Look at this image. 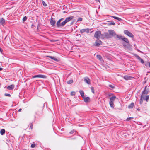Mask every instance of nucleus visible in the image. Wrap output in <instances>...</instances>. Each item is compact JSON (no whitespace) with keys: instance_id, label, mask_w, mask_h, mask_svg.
<instances>
[{"instance_id":"f257e3e1","label":"nucleus","mask_w":150,"mask_h":150,"mask_svg":"<svg viewBox=\"0 0 150 150\" xmlns=\"http://www.w3.org/2000/svg\"><path fill=\"white\" fill-rule=\"evenodd\" d=\"M103 35L101 34V32L100 30L96 31L94 34V37L97 39H103Z\"/></svg>"},{"instance_id":"f03ea898","label":"nucleus","mask_w":150,"mask_h":150,"mask_svg":"<svg viewBox=\"0 0 150 150\" xmlns=\"http://www.w3.org/2000/svg\"><path fill=\"white\" fill-rule=\"evenodd\" d=\"M74 18L73 16H70L67 17L65 20L61 23V27L64 26L66 23L70 21L72 19Z\"/></svg>"},{"instance_id":"7ed1b4c3","label":"nucleus","mask_w":150,"mask_h":150,"mask_svg":"<svg viewBox=\"0 0 150 150\" xmlns=\"http://www.w3.org/2000/svg\"><path fill=\"white\" fill-rule=\"evenodd\" d=\"M116 98V96L114 95L112 96L110 98L109 104L110 107L112 108H114V102Z\"/></svg>"},{"instance_id":"20e7f679","label":"nucleus","mask_w":150,"mask_h":150,"mask_svg":"<svg viewBox=\"0 0 150 150\" xmlns=\"http://www.w3.org/2000/svg\"><path fill=\"white\" fill-rule=\"evenodd\" d=\"M47 76L45 75H42V74H38V85H44L43 81L42 80H40L38 79V78H42L43 79L46 78H47Z\"/></svg>"},{"instance_id":"39448f33","label":"nucleus","mask_w":150,"mask_h":150,"mask_svg":"<svg viewBox=\"0 0 150 150\" xmlns=\"http://www.w3.org/2000/svg\"><path fill=\"white\" fill-rule=\"evenodd\" d=\"M117 37L119 40H121L123 42H126L127 43H129V41L127 38L125 37L124 36L122 35H117Z\"/></svg>"},{"instance_id":"423d86ee","label":"nucleus","mask_w":150,"mask_h":150,"mask_svg":"<svg viewBox=\"0 0 150 150\" xmlns=\"http://www.w3.org/2000/svg\"><path fill=\"white\" fill-rule=\"evenodd\" d=\"M124 33L127 35L128 36L130 37L132 39L134 38V36L129 31L127 30H125L124 31Z\"/></svg>"},{"instance_id":"0eeeda50","label":"nucleus","mask_w":150,"mask_h":150,"mask_svg":"<svg viewBox=\"0 0 150 150\" xmlns=\"http://www.w3.org/2000/svg\"><path fill=\"white\" fill-rule=\"evenodd\" d=\"M122 44L125 49L130 50L131 49L132 46L129 43L126 42H122Z\"/></svg>"},{"instance_id":"6e6552de","label":"nucleus","mask_w":150,"mask_h":150,"mask_svg":"<svg viewBox=\"0 0 150 150\" xmlns=\"http://www.w3.org/2000/svg\"><path fill=\"white\" fill-rule=\"evenodd\" d=\"M108 31L110 34V36L111 38L115 35L117 36V35H116L115 32L114 30H109Z\"/></svg>"},{"instance_id":"1a4fd4ad","label":"nucleus","mask_w":150,"mask_h":150,"mask_svg":"<svg viewBox=\"0 0 150 150\" xmlns=\"http://www.w3.org/2000/svg\"><path fill=\"white\" fill-rule=\"evenodd\" d=\"M50 22L52 27H54L55 25L56 21L55 19L52 17L51 18Z\"/></svg>"},{"instance_id":"9d476101","label":"nucleus","mask_w":150,"mask_h":150,"mask_svg":"<svg viewBox=\"0 0 150 150\" xmlns=\"http://www.w3.org/2000/svg\"><path fill=\"white\" fill-rule=\"evenodd\" d=\"M102 42L99 39H97L95 41V46L99 47L100 45L102 44Z\"/></svg>"},{"instance_id":"9b49d317","label":"nucleus","mask_w":150,"mask_h":150,"mask_svg":"<svg viewBox=\"0 0 150 150\" xmlns=\"http://www.w3.org/2000/svg\"><path fill=\"white\" fill-rule=\"evenodd\" d=\"M111 37L110 36V34L109 33L107 32H105L104 33V35H103V38H106V39H109L111 38Z\"/></svg>"},{"instance_id":"f8f14e48","label":"nucleus","mask_w":150,"mask_h":150,"mask_svg":"<svg viewBox=\"0 0 150 150\" xmlns=\"http://www.w3.org/2000/svg\"><path fill=\"white\" fill-rule=\"evenodd\" d=\"M84 81L87 84L89 85L91 84L90 79L88 77H85L84 78Z\"/></svg>"},{"instance_id":"ddd939ff","label":"nucleus","mask_w":150,"mask_h":150,"mask_svg":"<svg viewBox=\"0 0 150 150\" xmlns=\"http://www.w3.org/2000/svg\"><path fill=\"white\" fill-rule=\"evenodd\" d=\"M123 78L126 80H131L132 79L134 78L133 77L128 75H125L124 76Z\"/></svg>"},{"instance_id":"4468645a","label":"nucleus","mask_w":150,"mask_h":150,"mask_svg":"<svg viewBox=\"0 0 150 150\" xmlns=\"http://www.w3.org/2000/svg\"><path fill=\"white\" fill-rule=\"evenodd\" d=\"M146 86L145 87L144 90L142 92V94H148L149 91V89L148 88L146 89Z\"/></svg>"},{"instance_id":"2eb2a0df","label":"nucleus","mask_w":150,"mask_h":150,"mask_svg":"<svg viewBox=\"0 0 150 150\" xmlns=\"http://www.w3.org/2000/svg\"><path fill=\"white\" fill-rule=\"evenodd\" d=\"M135 56L137 59L140 61L143 64L144 63V60L139 56L137 54H135Z\"/></svg>"},{"instance_id":"dca6fc26","label":"nucleus","mask_w":150,"mask_h":150,"mask_svg":"<svg viewBox=\"0 0 150 150\" xmlns=\"http://www.w3.org/2000/svg\"><path fill=\"white\" fill-rule=\"evenodd\" d=\"M81 33H82L85 32H86L87 33L89 32V29L88 28L82 29L80 30Z\"/></svg>"},{"instance_id":"f3484780","label":"nucleus","mask_w":150,"mask_h":150,"mask_svg":"<svg viewBox=\"0 0 150 150\" xmlns=\"http://www.w3.org/2000/svg\"><path fill=\"white\" fill-rule=\"evenodd\" d=\"M15 85L14 84H12L11 85L8 86L7 89L9 90H12L14 89Z\"/></svg>"},{"instance_id":"a211bd4d","label":"nucleus","mask_w":150,"mask_h":150,"mask_svg":"<svg viewBox=\"0 0 150 150\" xmlns=\"http://www.w3.org/2000/svg\"><path fill=\"white\" fill-rule=\"evenodd\" d=\"M5 21L4 19L2 18L0 19V24L4 26L5 24Z\"/></svg>"},{"instance_id":"6ab92c4d","label":"nucleus","mask_w":150,"mask_h":150,"mask_svg":"<svg viewBox=\"0 0 150 150\" xmlns=\"http://www.w3.org/2000/svg\"><path fill=\"white\" fill-rule=\"evenodd\" d=\"M61 21L59 20L57 22L56 26L58 28L61 27Z\"/></svg>"},{"instance_id":"aec40b11","label":"nucleus","mask_w":150,"mask_h":150,"mask_svg":"<svg viewBox=\"0 0 150 150\" xmlns=\"http://www.w3.org/2000/svg\"><path fill=\"white\" fill-rule=\"evenodd\" d=\"M84 100V101L85 102H89L90 101V98L89 97H87L86 98L84 97L83 98Z\"/></svg>"},{"instance_id":"412c9836","label":"nucleus","mask_w":150,"mask_h":150,"mask_svg":"<svg viewBox=\"0 0 150 150\" xmlns=\"http://www.w3.org/2000/svg\"><path fill=\"white\" fill-rule=\"evenodd\" d=\"M134 105V103H132L130 105L128 106V108L129 109H132Z\"/></svg>"},{"instance_id":"4be33fe9","label":"nucleus","mask_w":150,"mask_h":150,"mask_svg":"<svg viewBox=\"0 0 150 150\" xmlns=\"http://www.w3.org/2000/svg\"><path fill=\"white\" fill-rule=\"evenodd\" d=\"M96 57L100 61H102L103 60V59L100 55H96Z\"/></svg>"},{"instance_id":"5701e85b","label":"nucleus","mask_w":150,"mask_h":150,"mask_svg":"<svg viewBox=\"0 0 150 150\" xmlns=\"http://www.w3.org/2000/svg\"><path fill=\"white\" fill-rule=\"evenodd\" d=\"M80 93V94L81 95V96L82 97V98H84V92L82 91H79Z\"/></svg>"},{"instance_id":"b1692460","label":"nucleus","mask_w":150,"mask_h":150,"mask_svg":"<svg viewBox=\"0 0 150 150\" xmlns=\"http://www.w3.org/2000/svg\"><path fill=\"white\" fill-rule=\"evenodd\" d=\"M5 132V130L4 129H2L1 130L0 134L1 135H3Z\"/></svg>"},{"instance_id":"393cba45","label":"nucleus","mask_w":150,"mask_h":150,"mask_svg":"<svg viewBox=\"0 0 150 150\" xmlns=\"http://www.w3.org/2000/svg\"><path fill=\"white\" fill-rule=\"evenodd\" d=\"M73 80L72 79H71V80L68 81H67V83L68 84H71L72 83H73Z\"/></svg>"},{"instance_id":"a878e982","label":"nucleus","mask_w":150,"mask_h":150,"mask_svg":"<svg viewBox=\"0 0 150 150\" xmlns=\"http://www.w3.org/2000/svg\"><path fill=\"white\" fill-rule=\"evenodd\" d=\"M149 95H146V96L145 98L144 99V100L147 102H148L149 101Z\"/></svg>"},{"instance_id":"bb28decb","label":"nucleus","mask_w":150,"mask_h":150,"mask_svg":"<svg viewBox=\"0 0 150 150\" xmlns=\"http://www.w3.org/2000/svg\"><path fill=\"white\" fill-rule=\"evenodd\" d=\"M108 24L110 25H115V23L113 21H111V22L108 23Z\"/></svg>"},{"instance_id":"cd10ccee","label":"nucleus","mask_w":150,"mask_h":150,"mask_svg":"<svg viewBox=\"0 0 150 150\" xmlns=\"http://www.w3.org/2000/svg\"><path fill=\"white\" fill-rule=\"evenodd\" d=\"M108 86L110 87L111 88V89H114L115 88L114 85L109 84Z\"/></svg>"},{"instance_id":"c85d7f7f","label":"nucleus","mask_w":150,"mask_h":150,"mask_svg":"<svg viewBox=\"0 0 150 150\" xmlns=\"http://www.w3.org/2000/svg\"><path fill=\"white\" fill-rule=\"evenodd\" d=\"M42 3L44 6H47V4L43 0H42Z\"/></svg>"},{"instance_id":"c756f323","label":"nucleus","mask_w":150,"mask_h":150,"mask_svg":"<svg viewBox=\"0 0 150 150\" xmlns=\"http://www.w3.org/2000/svg\"><path fill=\"white\" fill-rule=\"evenodd\" d=\"M144 94H142H142L140 98H142V99L144 100L145 99V96Z\"/></svg>"},{"instance_id":"7c9ffc66","label":"nucleus","mask_w":150,"mask_h":150,"mask_svg":"<svg viewBox=\"0 0 150 150\" xmlns=\"http://www.w3.org/2000/svg\"><path fill=\"white\" fill-rule=\"evenodd\" d=\"M143 100L142 98H140L139 100V103L140 104H142V103Z\"/></svg>"},{"instance_id":"2f4dec72","label":"nucleus","mask_w":150,"mask_h":150,"mask_svg":"<svg viewBox=\"0 0 150 150\" xmlns=\"http://www.w3.org/2000/svg\"><path fill=\"white\" fill-rule=\"evenodd\" d=\"M91 89L92 93L93 94H94L95 92L94 91V88L93 87H91Z\"/></svg>"},{"instance_id":"473e14b6","label":"nucleus","mask_w":150,"mask_h":150,"mask_svg":"<svg viewBox=\"0 0 150 150\" xmlns=\"http://www.w3.org/2000/svg\"><path fill=\"white\" fill-rule=\"evenodd\" d=\"M52 59H53V60H54L56 61H57V62H58L59 61V60L58 59L54 57H53V58H52Z\"/></svg>"},{"instance_id":"72a5a7b5","label":"nucleus","mask_w":150,"mask_h":150,"mask_svg":"<svg viewBox=\"0 0 150 150\" xmlns=\"http://www.w3.org/2000/svg\"><path fill=\"white\" fill-rule=\"evenodd\" d=\"M82 20V18H81V17H79L77 20V22H78V21H81Z\"/></svg>"},{"instance_id":"f704fd0d","label":"nucleus","mask_w":150,"mask_h":150,"mask_svg":"<svg viewBox=\"0 0 150 150\" xmlns=\"http://www.w3.org/2000/svg\"><path fill=\"white\" fill-rule=\"evenodd\" d=\"M75 94H76V93L74 91H72V92H71V96L75 95Z\"/></svg>"},{"instance_id":"c9c22d12","label":"nucleus","mask_w":150,"mask_h":150,"mask_svg":"<svg viewBox=\"0 0 150 150\" xmlns=\"http://www.w3.org/2000/svg\"><path fill=\"white\" fill-rule=\"evenodd\" d=\"M27 19V18L26 16H25L23 18V21H26Z\"/></svg>"},{"instance_id":"e433bc0d","label":"nucleus","mask_w":150,"mask_h":150,"mask_svg":"<svg viewBox=\"0 0 150 150\" xmlns=\"http://www.w3.org/2000/svg\"><path fill=\"white\" fill-rule=\"evenodd\" d=\"M76 131L74 130H73L70 132V134H73L75 132H76Z\"/></svg>"},{"instance_id":"4c0bfd02","label":"nucleus","mask_w":150,"mask_h":150,"mask_svg":"<svg viewBox=\"0 0 150 150\" xmlns=\"http://www.w3.org/2000/svg\"><path fill=\"white\" fill-rule=\"evenodd\" d=\"M35 146V144H33L31 145V147L32 148H34Z\"/></svg>"},{"instance_id":"58836bf2","label":"nucleus","mask_w":150,"mask_h":150,"mask_svg":"<svg viewBox=\"0 0 150 150\" xmlns=\"http://www.w3.org/2000/svg\"><path fill=\"white\" fill-rule=\"evenodd\" d=\"M46 57H49V58H50L51 59H52V58L53 57V56H46Z\"/></svg>"},{"instance_id":"ea45409f","label":"nucleus","mask_w":150,"mask_h":150,"mask_svg":"<svg viewBox=\"0 0 150 150\" xmlns=\"http://www.w3.org/2000/svg\"><path fill=\"white\" fill-rule=\"evenodd\" d=\"M117 20H118L119 21H122V19L121 18H120L119 17H117V18L116 19Z\"/></svg>"},{"instance_id":"a19ab883","label":"nucleus","mask_w":150,"mask_h":150,"mask_svg":"<svg viewBox=\"0 0 150 150\" xmlns=\"http://www.w3.org/2000/svg\"><path fill=\"white\" fill-rule=\"evenodd\" d=\"M30 127L31 129H32L33 127V125L32 123H31L30 124Z\"/></svg>"},{"instance_id":"79ce46f5","label":"nucleus","mask_w":150,"mask_h":150,"mask_svg":"<svg viewBox=\"0 0 150 150\" xmlns=\"http://www.w3.org/2000/svg\"><path fill=\"white\" fill-rule=\"evenodd\" d=\"M149 62H146L145 63V65L146 66H147V65H149Z\"/></svg>"},{"instance_id":"37998d69","label":"nucleus","mask_w":150,"mask_h":150,"mask_svg":"<svg viewBox=\"0 0 150 150\" xmlns=\"http://www.w3.org/2000/svg\"><path fill=\"white\" fill-rule=\"evenodd\" d=\"M5 95L6 96H8L9 97L11 96V95L9 94H7V93H5Z\"/></svg>"},{"instance_id":"c03bdc74","label":"nucleus","mask_w":150,"mask_h":150,"mask_svg":"<svg viewBox=\"0 0 150 150\" xmlns=\"http://www.w3.org/2000/svg\"><path fill=\"white\" fill-rule=\"evenodd\" d=\"M132 118H133V117H129L127 118L126 120L127 121H129L130 119H132Z\"/></svg>"},{"instance_id":"a18cd8bd","label":"nucleus","mask_w":150,"mask_h":150,"mask_svg":"<svg viewBox=\"0 0 150 150\" xmlns=\"http://www.w3.org/2000/svg\"><path fill=\"white\" fill-rule=\"evenodd\" d=\"M112 17L114 19H116L117 18V17L115 16H112Z\"/></svg>"},{"instance_id":"49530a36","label":"nucleus","mask_w":150,"mask_h":150,"mask_svg":"<svg viewBox=\"0 0 150 150\" xmlns=\"http://www.w3.org/2000/svg\"><path fill=\"white\" fill-rule=\"evenodd\" d=\"M37 77H38V75H35V76H33V78H35Z\"/></svg>"},{"instance_id":"de8ad7c7","label":"nucleus","mask_w":150,"mask_h":150,"mask_svg":"<svg viewBox=\"0 0 150 150\" xmlns=\"http://www.w3.org/2000/svg\"><path fill=\"white\" fill-rule=\"evenodd\" d=\"M61 21L64 20V18H62L59 19Z\"/></svg>"},{"instance_id":"09e8293b","label":"nucleus","mask_w":150,"mask_h":150,"mask_svg":"<svg viewBox=\"0 0 150 150\" xmlns=\"http://www.w3.org/2000/svg\"><path fill=\"white\" fill-rule=\"evenodd\" d=\"M0 51L1 52H2L3 51V50L0 47Z\"/></svg>"},{"instance_id":"8fccbe9b","label":"nucleus","mask_w":150,"mask_h":150,"mask_svg":"<svg viewBox=\"0 0 150 150\" xmlns=\"http://www.w3.org/2000/svg\"><path fill=\"white\" fill-rule=\"evenodd\" d=\"M111 95H112V94L110 93H109L108 94V96H111Z\"/></svg>"},{"instance_id":"3c124183","label":"nucleus","mask_w":150,"mask_h":150,"mask_svg":"<svg viewBox=\"0 0 150 150\" xmlns=\"http://www.w3.org/2000/svg\"><path fill=\"white\" fill-rule=\"evenodd\" d=\"M22 109H19L18 110V112H20L21 111V110Z\"/></svg>"},{"instance_id":"603ef678","label":"nucleus","mask_w":150,"mask_h":150,"mask_svg":"<svg viewBox=\"0 0 150 150\" xmlns=\"http://www.w3.org/2000/svg\"><path fill=\"white\" fill-rule=\"evenodd\" d=\"M2 69H3L1 67H0V71L2 70Z\"/></svg>"},{"instance_id":"864d4df0","label":"nucleus","mask_w":150,"mask_h":150,"mask_svg":"<svg viewBox=\"0 0 150 150\" xmlns=\"http://www.w3.org/2000/svg\"><path fill=\"white\" fill-rule=\"evenodd\" d=\"M149 67L150 68V62H149Z\"/></svg>"},{"instance_id":"5fc2aeb1","label":"nucleus","mask_w":150,"mask_h":150,"mask_svg":"<svg viewBox=\"0 0 150 150\" xmlns=\"http://www.w3.org/2000/svg\"><path fill=\"white\" fill-rule=\"evenodd\" d=\"M35 114L36 115L37 114L36 112H35Z\"/></svg>"},{"instance_id":"6e6d98bb","label":"nucleus","mask_w":150,"mask_h":150,"mask_svg":"<svg viewBox=\"0 0 150 150\" xmlns=\"http://www.w3.org/2000/svg\"><path fill=\"white\" fill-rule=\"evenodd\" d=\"M146 83V81H145L144 82V84Z\"/></svg>"},{"instance_id":"4d7b16f0","label":"nucleus","mask_w":150,"mask_h":150,"mask_svg":"<svg viewBox=\"0 0 150 150\" xmlns=\"http://www.w3.org/2000/svg\"><path fill=\"white\" fill-rule=\"evenodd\" d=\"M34 26V25L33 24H32L31 25L32 27H33Z\"/></svg>"},{"instance_id":"13d9d810","label":"nucleus","mask_w":150,"mask_h":150,"mask_svg":"<svg viewBox=\"0 0 150 150\" xmlns=\"http://www.w3.org/2000/svg\"><path fill=\"white\" fill-rule=\"evenodd\" d=\"M137 110H139L140 109H137Z\"/></svg>"},{"instance_id":"bf43d9fd","label":"nucleus","mask_w":150,"mask_h":150,"mask_svg":"<svg viewBox=\"0 0 150 150\" xmlns=\"http://www.w3.org/2000/svg\"><path fill=\"white\" fill-rule=\"evenodd\" d=\"M64 13H66V12L65 11H64Z\"/></svg>"},{"instance_id":"052dcab7","label":"nucleus","mask_w":150,"mask_h":150,"mask_svg":"<svg viewBox=\"0 0 150 150\" xmlns=\"http://www.w3.org/2000/svg\"><path fill=\"white\" fill-rule=\"evenodd\" d=\"M35 117H36V116L35 115Z\"/></svg>"},{"instance_id":"680f3d73","label":"nucleus","mask_w":150,"mask_h":150,"mask_svg":"<svg viewBox=\"0 0 150 150\" xmlns=\"http://www.w3.org/2000/svg\"><path fill=\"white\" fill-rule=\"evenodd\" d=\"M10 150H12V149H10Z\"/></svg>"},{"instance_id":"e2e57ef3","label":"nucleus","mask_w":150,"mask_h":150,"mask_svg":"<svg viewBox=\"0 0 150 150\" xmlns=\"http://www.w3.org/2000/svg\"><path fill=\"white\" fill-rule=\"evenodd\" d=\"M26 150V149H24V150Z\"/></svg>"}]
</instances>
